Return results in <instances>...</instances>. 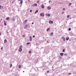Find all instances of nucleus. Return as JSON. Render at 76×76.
Instances as JSON below:
<instances>
[{"label": "nucleus", "instance_id": "f257e3e1", "mask_svg": "<svg viewBox=\"0 0 76 76\" xmlns=\"http://www.w3.org/2000/svg\"><path fill=\"white\" fill-rule=\"evenodd\" d=\"M49 23L53 24V22L52 21L50 20L49 21Z\"/></svg>", "mask_w": 76, "mask_h": 76}, {"label": "nucleus", "instance_id": "f03ea898", "mask_svg": "<svg viewBox=\"0 0 76 76\" xmlns=\"http://www.w3.org/2000/svg\"><path fill=\"white\" fill-rule=\"evenodd\" d=\"M40 16H44V13H41L40 14Z\"/></svg>", "mask_w": 76, "mask_h": 76}, {"label": "nucleus", "instance_id": "7ed1b4c3", "mask_svg": "<svg viewBox=\"0 0 76 76\" xmlns=\"http://www.w3.org/2000/svg\"><path fill=\"white\" fill-rule=\"evenodd\" d=\"M23 3V1L22 0H21L20 3H19L20 4H22Z\"/></svg>", "mask_w": 76, "mask_h": 76}, {"label": "nucleus", "instance_id": "20e7f679", "mask_svg": "<svg viewBox=\"0 0 76 76\" xmlns=\"http://www.w3.org/2000/svg\"><path fill=\"white\" fill-rule=\"evenodd\" d=\"M41 7L42 9H44V4H42Z\"/></svg>", "mask_w": 76, "mask_h": 76}, {"label": "nucleus", "instance_id": "39448f33", "mask_svg": "<svg viewBox=\"0 0 76 76\" xmlns=\"http://www.w3.org/2000/svg\"><path fill=\"white\" fill-rule=\"evenodd\" d=\"M27 26H28L27 25H25L24 27V28L26 29V28H27L28 27Z\"/></svg>", "mask_w": 76, "mask_h": 76}, {"label": "nucleus", "instance_id": "423d86ee", "mask_svg": "<svg viewBox=\"0 0 76 76\" xmlns=\"http://www.w3.org/2000/svg\"><path fill=\"white\" fill-rule=\"evenodd\" d=\"M22 51V49L19 48V52H21Z\"/></svg>", "mask_w": 76, "mask_h": 76}, {"label": "nucleus", "instance_id": "0eeeda50", "mask_svg": "<svg viewBox=\"0 0 76 76\" xmlns=\"http://www.w3.org/2000/svg\"><path fill=\"white\" fill-rule=\"evenodd\" d=\"M29 40L30 41H32V37H31V36H30Z\"/></svg>", "mask_w": 76, "mask_h": 76}, {"label": "nucleus", "instance_id": "6e6552de", "mask_svg": "<svg viewBox=\"0 0 76 76\" xmlns=\"http://www.w3.org/2000/svg\"><path fill=\"white\" fill-rule=\"evenodd\" d=\"M48 10H50L51 9V7L50 6H48Z\"/></svg>", "mask_w": 76, "mask_h": 76}, {"label": "nucleus", "instance_id": "1a4fd4ad", "mask_svg": "<svg viewBox=\"0 0 76 76\" xmlns=\"http://www.w3.org/2000/svg\"><path fill=\"white\" fill-rule=\"evenodd\" d=\"M7 42V40L6 39H5L4 40V43H6V42Z\"/></svg>", "mask_w": 76, "mask_h": 76}, {"label": "nucleus", "instance_id": "9d476101", "mask_svg": "<svg viewBox=\"0 0 76 76\" xmlns=\"http://www.w3.org/2000/svg\"><path fill=\"white\" fill-rule=\"evenodd\" d=\"M37 4H35L34 5H32V6H37Z\"/></svg>", "mask_w": 76, "mask_h": 76}, {"label": "nucleus", "instance_id": "9b49d317", "mask_svg": "<svg viewBox=\"0 0 76 76\" xmlns=\"http://www.w3.org/2000/svg\"><path fill=\"white\" fill-rule=\"evenodd\" d=\"M46 15L47 16H49V17H50V16H51L50 14H46Z\"/></svg>", "mask_w": 76, "mask_h": 76}, {"label": "nucleus", "instance_id": "f8f14e48", "mask_svg": "<svg viewBox=\"0 0 76 76\" xmlns=\"http://www.w3.org/2000/svg\"><path fill=\"white\" fill-rule=\"evenodd\" d=\"M50 36H53V33H51L50 34Z\"/></svg>", "mask_w": 76, "mask_h": 76}, {"label": "nucleus", "instance_id": "ddd939ff", "mask_svg": "<svg viewBox=\"0 0 76 76\" xmlns=\"http://www.w3.org/2000/svg\"><path fill=\"white\" fill-rule=\"evenodd\" d=\"M22 47H23L22 45H20V46L19 48L22 49Z\"/></svg>", "mask_w": 76, "mask_h": 76}, {"label": "nucleus", "instance_id": "4468645a", "mask_svg": "<svg viewBox=\"0 0 76 76\" xmlns=\"http://www.w3.org/2000/svg\"><path fill=\"white\" fill-rule=\"evenodd\" d=\"M63 53H60V56H63Z\"/></svg>", "mask_w": 76, "mask_h": 76}, {"label": "nucleus", "instance_id": "2eb2a0df", "mask_svg": "<svg viewBox=\"0 0 76 76\" xmlns=\"http://www.w3.org/2000/svg\"><path fill=\"white\" fill-rule=\"evenodd\" d=\"M50 28H48L46 30L47 32H48V30H50Z\"/></svg>", "mask_w": 76, "mask_h": 76}, {"label": "nucleus", "instance_id": "dca6fc26", "mask_svg": "<svg viewBox=\"0 0 76 76\" xmlns=\"http://www.w3.org/2000/svg\"><path fill=\"white\" fill-rule=\"evenodd\" d=\"M4 26H6V22H5L4 20Z\"/></svg>", "mask_w": 76, "mask_h": 76}, {"label": "nucleus", "instance_id": "f3484780", "mask_svg": "<svg viewBox=\"0 0 76 76\" xmlns=\"http://www.w3.org/2000/svg\"><path fill=\"white\" fill-rule=\"evenodd\" d=\"M10 19V18L9 17H7L6 18V20H9Z\"/></svg>", "mask_w": 76, "mask_h": 76}, {"label": "nucleus", "instance_id": "a211bd4d", "mask_svg": "<svg viewBox=\"0 0 76 76\" xmlns=\"http://www.w3.org/2000/svg\"><path fill=\"white\" fill-rule=\"evenodd\" d=\"M69 37H67L66 38V40L67 41H68V40H69Z\"/></svg>", "mask_w": 76, "mask_h": 76}, {"label": "nucleus", "instance_id": "6ab92c4d", "mask_svg": "<svg viewBox=\"0 0 76 76\" xmlns=\"http://www.w3.org/2000/svg\"><path fill=\"white\" fill-rule=\"evenodd\" d=\"M38 12V10H37L35 11V14H36V13H37V12Z\"/></svg>", "mask_w": 76, "mask_h": 76}, {"label": "nucleus", "instance_id": "aec40b11", "mask_svg": "<svg viewBox=\"0 0 76 76\" xmlns=\"http://www.w3.org/2000/svg\"><path fill=\"white\" fill-rule=\"evenodd\" d=\"M19 68L20 69V67H21V65H19Z\"/></svg>", "mask_w": 76, "mask_h": 76}, {"label": "nucleus", "instance_id": "412c9836", "mask_svg": "<svg viewBox=\"0 0 76 76\" xmlns=\"http://www.w3.org/2000/svg\"><path fill=\"white\" fill-rule=\"evenodd\" d=\"M69 17H70V15H67L66 16V18H69Z\"/></svg>", "mask_w": 76, "mask_h": 76}, {"label": "nucleus", "instance_id": "4be33fe9", "mask_svg": "<svg viewBox=\"0 0 76 76\" xmlns=\"http://www.w3.org/2000/svg\"><path fill=\"white\" fill-rule=\"evenodd\" d=\"M71 5H72V3H69V6H71Z\"/></svg>", "mask_w": 76, "mask_h": 76}, {"label": "nucleus", "instance_id": "5701e85b", "mask_svg": "<svg viewBox=\"0 0 76 76\" xmlns=\"http://www.w3.org/2000/svg\"><path fill=\"white\" fill-rule=\"evenodd\" d=\"M10 68H11V67H12V64H10Z\"/></svg>", "mask_w": 76, "mask_h": 76}, {"label": "nucleus", "instance_id": "b1692460", "mask_svg": "<svg viewBox=\"0 0 76 76\" xmlns=\"http://www.w3.org/2000/svg\"><path fill=\"white\" fill-rule=\"evenodd\" d=\"M15 18H13L12 19V21H15Z\"/></svg>", "mask_w": 76, "mask_h": 76}, {"label": "nucleus", "instance_id": "393cba45", "mask_svg": "<svg viewBox=\"0 0 76 76\" xmlns=\"http://www.w3.org/2000/svg\"><path fill=\"white\" fill-rule=\"evenodd\" d=\"M68 30L69 31H71V28H69L68 29Z\"/></svg>", "mask_w": 76, "mask_h": 76}, {"label": "nucleus", "instance_id": "a878e982", "mask_svg": "<svg viewBox=\"0 0 76 76\" xmlns=\"http://www.w3.org/2000/svg\"><path fill=\"white\" fill-rule=\"evenodd\" d=\"M62 10H66V8H64L62 9Z\"/></svg>", "mask_w": 76, "mask_h": 76}, {"label": "nucleus", "instance_id": "bb28decb", "mask_svg": "<svg viewBox=\"0 0 76 76\" xmlns=\"http://www.w3.org/2000/svg\"><path fill=\"white\" fill-rule=\"evenodd\" d=\"M30 44V43L28 42L27 43V45H29Z\"/></svg>", "mask_w": 76, "mask_h": 76}, {"label": "nucleus", "instance_id": "cd10ccee", "mask_svg": "<svg viewBox=\"0 0 76 76\" xmlns=\"http://www.w3.org/2000/svg\"><path fill=\"white\" fill-rule=\"evenodd\" d=\"M64 56H67V54H64Z\"/></svg>", "mask_w": 76, "mask_h": 76}, {"label": "nucleus", "instance_id": "c85d7f7f", "mask_svg": "<svg viewBox=\"0 0 76 76\" xmlns=\"http://www.w3.org/2000/svg\"><path fill=\"white\" fill-rule=\"evenodd\" d=\"M25 22H27V20H25Z\"/></svg>", "mask_w": 76, "mask_h": 76}, {"label": "nucleus", "instance_id": "c756f323", "mask_svg": "<svg viewBox=\"0 0 76 76\" xmlns=\"http://www.w3.org/2000/svg\"><path fill=\"white\" fill-rule=\"evenodd\" d=\"M63 52H64L65 50H64V49H63L62 50Z\"/></svg>", "mask_w": 76, "mask_h": 76}, {"label": "nucleus", "instance_id": "7c9ffc66", "mask_svg": "<svg viewBox=\"0 0 76 76\" xmlns=\"http://www.w3.org/2000/svg\"><path fill=\"white\" fill-rule=\"evenodd\" d=\"M1 5H0V10L1 9Z\"/></svg>", "mask_w": 76, "mask_h": 76}, {"label": "nucleus", "instance_id": "2f4dec72", "mask_svg": "<svg viewBox=\"0 0 76 76\" xmlns=\"http://www.w3.org/2000/svg\"><path fill=\"white\" fill-rule=\"evenodd\" d=\"M64 12H62V14H64Z\"/></svg>", "mask_w": 76, "mask_h": 76}, {"label": "nucleus", "instance_id": "473e14b6", "mask_svg": "<svg viewBox=\"0 0 76 76\" xmlns=\"http://www.w3.org/2000/svg\"><path fill=\"white\" fill-rule=\"evenodd\" d=\"M63 40H64V41H65V38H64V39H63Z\"/></svg>", "mask_w": 76, "mask_h": 76}, {"label": "nucleus", "instance_id": "72a5a7b5", "mask_svg": "<svg viewBox=\"0 0 76 76\" xmlns=\"http://www.w3.org/2000/svg\"><path fill=\"white\" fill-rule=\"evenodd\" d=\"M62 39H64V37H62Z\"/></svg>", "mask_w": 76, "mask_h": 76}, {"label": "nucleus", "instance_id": "f704fd0d", "mask_svg": "<svg viewBox=\"0 0 76 76\" xmlns=\"http://www.w3.org/2000/svg\"><path fill=\"white\" fill-rule=\"evenodd\" d=\"M35 37V35H33V38H34V37Z\"/></svg>", "mask_w": 76, "mask_h": 76}, {"label": "nucleus", "instance_id": "c9c22d12", "mask_svg": "<svg viewBox=\"0 0 76 76\" xmlns=\"http://www.w3.org/2000/svg\"><path fill=\"white\" fill-rule=\"evenodd\" d=\"M32 10H30V12H32Z\"/></svg>", "mask_w": 76, "mask_h": 76}, {"label": "nucleus", "instance_id": "e433bc0d", "mask_svg": "<svg viewBox=\"0 0 76 76\" xmlns=\"http://www.w3.org/2000/svg\"><path fill=\"white\" fill-rule=\"evenodd\" d=\"M31 53V51H29V54H30V53Z\"/></svg>", "mask_w": 76, "mask_h": 76}, {"label": "nucleus", "instance_id": "4c0bfd02", "mask_svg": "<svg viewBox=\"0 0 76 76\" xmlns=\"http://www.w3.org/2000/svg\"><path fill=\"white\" fill-rule=\"evenodd\" d=\"M50 2H51V1H49V3H50Z\"/></svg>", "mask_w": 76, "mask_h": 76}, {"label": "nucleus", "instance_id": "58836bf2", "mask_svg": "<svg viewBox=\"0 0 76 76\" xmlns=\"http://www.w3.org/2000/svg\"><path fill=\"white\" fill-rule=\"evenodd\" d=\"M72 19V18H71V17L69 18L70 19Z\"/></svg>", "mask_w": 76, "mask_h": 76}, {"label": "nucleus", "instance_id": "ea45409f", "mask_svg": "<svg viewBox=\"0 0 76 76\" xmlns=\"http://www.w3.org/2000/svg\"><path fill=\"white\" fill-rule=\"evenodd\" d=\"M32 25H34V23H33V22H32Z\"/></svg>", "mask_w": 76, "mask_h": 76}, {"label": "nucleus", "instance_id": "a19ab883", "mask_svg": "<svg viewBox=\"0 0 76 76\" xmlns=\"http://www.w3.org/2000/svg\"><path fill=\"white\" fill-rule=\"evenodd\" d=\"M1 33L0 32V36H1Z\"/></svg>", "mask_w": 76, "mask_h": 76}, {"label": "nucleus", "instance_id": "79ce46f5", "mask_svg": "<svg viewBox=\"0 0 76 76\" xmlns=\"http://www.w3.org/2000/svg\"><path fill=\"white\" fill-rule=\"evenodd\" d=\"M2 49H3V47L1 48V50H2Z\"/></svg>", "mask_w": 76, "mask_h": 76}, {"label": "nucleus", "instance_id": "37998d69", "mask_svg": "<svg viewBox=\"0 0 76 76\" xmlns=\"http://www.w3.org/2000/svg\"><path fill=\"white\" fill-rule=\"evenodd\" d=\"M47 73H49V71H47Z\"/></svg>", "mask_w": 76, "mask_h": 76}, {"label": "nucleus", "instance_id": "c03bdc74", "mask_svg": "<svg viewBox=\"0 0 76 76\" xmlns=\"http://www.w3.org/2000/svg\"><path fill=\"white\" fill-rule=\"evenodd\" d=\"M59 57H60V58H61V56H59Z\"/></svg>", "mask_w": 76, "mask_h": 76}, {"label": "nucleus", "instance_id": "a18cd8bd", "mask_svg": "<svg viewBox=\"0 0 76 76\" xmlns=\"http://www.w3.org/2000/svg\"><path fill=\"white\" fill-rule=\"evenodd\" d=\"M25 37V35H23V37Z\"/></svg>", "mask_w": 76, "mask_h": 76}, {"label": "nucleus", "instance_id": "49530a36", "mask_svg": "<svg viewBox=\"0 0 76 76\" xmlns=\"http://www.w3.org/2000/svg\"><path fill=\"white\" fill-rule=\"evenodd\" d=\"M69 75H71V73H70L69 74Z\"/></svg>", "mask_w": 76, "mask_h": 76}, {"label": "nucleus", "instance_id": "de8ad7c7", "mask_svg": "<svg viewBox=\"0 0 76 76\" xmlns=\"http://www.w3.org/2000/svg\"><path fill=\"white\" fill-rule=\"evenodd\" d=\"M47 42H48V41Z\"/></svg>", "mask_w": 76, "mask_h": 76}, {"label": "nucleus", "instance_id": "09e8293b", "mask_svg": "<svg viewBox=\"0 0 76 76\" xmlns=\"http://www.w3.org/2000/svg\"><path fill=\"white\" fill-rule=\"evenodd\" d=\"M2 19H1V20H2Z\"/></svg>", "mask_w": 76, "mask_h": 76}, {"label": "nucleus", "instance_id": "8fccbe9b", "mask_svg": "<svg viewBox=\"0 0 76 76\" xmlns=\"http://www.w3.org/2000/svg\"><path fill=\"white\" fill-rule=\"evenodd\" d=\"M12 3H13V2H12Z\"/></svg>", "mask_w": 76, "mask_h": 76}, {"label": "nucleus", "instance_id": "3c124183", "mask_svg": "<svg viewBox=\"0 0 76 76\" xmlns=\"http://www.w3.org/2000/svg\"><path fill=\"white\" fill-rule=\"evenodd\" d=\"M1 21L0 20V22H1Z\"/></svg>", "mask_w": 76, "mask_h": 76}, {"label": "nucleus", "instance_id": "603ef678", "mask_svg": "<svg viewBox=\"0 0 76 76\" xmlns=\"http://www.w3.org/2000/svg\"><path fill=\"white\" fill-rule=\"evenodd\" d=\"M2 0V1H3V0Z\"/></svg>", "mask_w": 76, "mask_h": 76}, {"label": "nucleus", "instance_id": "864d4df0", "mask_svg": "<svg viewBox=\"0 0 76 76\" xmlns=\"http://www.w3.org/2000/svg\"><path fill=\"white\" fill-rule=\"evenodd\" d=\"M19 1H20V0H19Z\"/></svg>", "mask_w": 76, "mask_h": 76}, {"label": "nucleus", "instance_id": "5fc2aeb1", "mask_svg": "<svg viewBox=\"0 0 76 76\" xmlns=\"http://www.w3.org/2000/svg\"><path fill=\"white\" fill-rule=\"evenodd\" d=\"M18 10V11H19V10Z\"/></svg>", "mask_w": 76, "mask_h": 76}, {"label": "nucleus", "instance_id": "6e6d98bb", "mask_svg": "<svg viewBox=\"0 0 76 76\" xmlns=\"http://www.w3.org/2000/svg\"><path fill=\"white\" fill-rule=\"evenodd\" d=\"M23 72H24V71H23Z\"/></svg>", "mask_w": 76, "mask_h": 76}]
</instances>
